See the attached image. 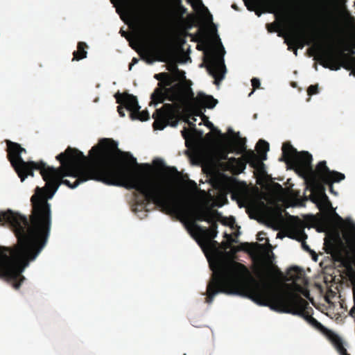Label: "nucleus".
Returning <instances> with one entry per match:
<instances>
[{
  "instance_id": "nucleus-1",
  "label": "nucleus",
  "mask_w": 355,
  "mask_h": 355,
  "mask_svg": "<svg viewBox=\"0 0 355 355\" xmlns=\"http://www.w3.org/2000/svg\"><path fill=\"white\" fill-rule=\"evenodd\" d=\"M89 156L69 146L56 156L61 164L59 168L44 163L40 173L46 184L43 187H37L31 198L29 218L10 209L0 212V224H8L17 238L12 247H0V277L11 282L15 289H19L25 279L22 272L47 243L52 223L48 200L60 184L74 189L80 183L95 180L135 189L159 202L155 193L159 190V185L150 181L140 182V173L121 164L119 160L126 162L129 159L131 164L137 165L136 158L119 149L117 142L112 139H100L90 150Z\"/></svg>"
},
{
  "instance_id": "nucleus-2",
  "label": "nucleus",
  "mask_w": 355,
  "mask_h": 355,
  "mask_svg": "<svg viewBox=\"0 0 355 355\" xmlns=\"http://www.w3.org/2000/svg\"><path fill=\"white\" fill-rule=\"evenodd\" d=\"M212 277L207 284L206 302L210 304L219 293L236 295L250 299L260 306L282 313L303 316L309 322V315L304 314L308 302L300 295L277 289L267 279L252 283L246 282L250 272L248 268L237 261L217 263Z\"/></svg>"
},
{
  "instance_id": "nucleus-3",
  "label": "nucleus",
  "mask_w": 355,
  "mask_h": 355,
  "mask_svg": "<svg viewBox=\"0 0 355 355\" xmlns=\"http://www.w3.org/2000/svg\"><path fill=\"white\" fill-rule=\"evenodd\" d=\"M170 73L155 75L159 80L157 87L150 95V105L157 106L166 100L173 103H164L153 114L155 130H162L167 125L175 127L178 123L180 110L189 105L190 101L208 109H213L218 100L211 95L198 92L196 97L192 90V82L186 78L185 72L179 68H166Z\"/></svg>"
},
{
  "instance_id": "nucleus-4",
  "label": "nucleus",
  "mask_w": 355,
  "mask_h": 355,
  "mask_svg": "<svg viewBox=\"0 0 355 355\" xmlns=\"http://www.w3.org/2000/svg\"><path fill=\"white\" fill-rule=\"evenodd\" d=\"M139 181L142 182L146 181L156 182V184L161 188L158 191H155L160 202L148 198L144 193H135V210H142L146 207L148 203L153 202L167 214L172 213L185 218L191 216L192 220L187 226V230L193 235H195V230L191 224L193 221L196 223V221L210 223L214 220V214L207 209L199 208L189 213L186 206L175 197L171 185L168 182L144 175L141 173L140 174Z\"/></svg>"
},
{
  "instance_id": "nucleus-5",
  "label": "nucleus",
  "mask_w": 355,
  "mask_h": 355,
  "mask_svg": "<svg viewBox=\"0 0 355 355\" xmlns=\"http://www.w3.org/2000/svg\"><path fill=\"white\" fill-rule=\"evenodd\" d=\"M282 157L288 166L293 169L296 173L303 178L306 182L310 183L311 178L315 176L325 187L329 185L331 193L337 196L333 184L340 182L345 178V175L336 171H331L327 166L326 161H320L316 165L315 169L312 166L313 157L308 151L298 152L289 142L282 145Z\"/></svg>"
},
{
  "instance_id": "nucleus-6",
  "label": "nucleus",
  "mask_w": 355,
  "mask_h": 355,
  "mask_svg": "<svg viewBox=\"0 0 355 355\" xmlns=\"http://www.w3.org/2000/svg\"><path fill=\"white\" fill-rule=\"evenodd\" d=\"M7 145V157L10 162L11 166L20 178L21 181L24 182L28 176H34V170H40L44 166L43 161L25 162L22 157V153H26V150L21 147L18 143L6 140Z\"/></svg>"
},
{
  "instance_id": "nucleus-7",
  "label": "nucleus",
  "mask_w": 355,
  "mask_h": 355,
  "mask_svg": "<svg viewBox=\"0 0 355 355\" xmlns=\"http://www.w3.org/2000/svg\"><path fill=\"white\" fill-rule=\"evenodd\" d=\"M334 57L340 62L337 65L324 64L322 67H355V51L343 38H339L332 47Z\"/></svg>"
},
{
  "instance_id": "nucleus-8",
  "label": "nucleus",
  "mask_w": 355,
  "mask_h": 355,
  "mask_svg": "<svg viewBox=\"0 0 355 355\" xmlns=\"http://www.w3.org/2000/svg\"><path fill=\"white\" fill-rule=\"evenodd\" d=\"M116 101L119 104H123L125 109L130 111V116L132 120H139L141 121H146L150 119L149 113L147 110L140 111V106L139 105L137 98L132 94L126 92L119 93L117 92L114 95Z\"/></svg>"
},
{
  "instance_id": "nucleus-9",
  "label": "nucleus",
  "mask_w": 355,
  "mask_h": 355,
  "mask_svg": "<svg viewBox=\"0 0 355 355\" xmlns=\"http://www.w3.org/2000/svg\"><path fill=\"white\" fill-rule=\"evenodd\" d=\"M247 163H248L251 167L257 170L264 167L263 162L259 159L252 150L246 151L245 153L243 154V157H230L228 167L232 170L234 173H241L245 169Z\"/></svg>"
},
{
  "instance_id": "nucleus-10",
  "label": "nucleus",
  "mask_w": 355,
  "mask_h": 355,
  "mask_svg": "<svg viewBox=\"0 0 355 355\" xmlns=\"http://www.w3.org/2000/svg\"><path fill=\"white\" fill-rule=\"evenodd\" d=\"M307 188L311 191V200L316 203L320 209L324 207L329 209H332V205L327 196L326 188L322 185L320 182L313 176L310 183L306 182Z\"/></svg>"
},
{
  "instance_id": "nucleus-11",
  "label": "nucleus",
  "mask_w": 355,
  "mask_h": 355,
  "mask_svg": "<svg viewBox=\"0 0 355 355\" xmlns=\"http://www.w3.org/2000/svg\"><path fill=\"white\" fill-rule=\"evenodd\" d=\"M192 227L195 230V236H198L201 242L207 248H211L218 244L214 239L216 237L218 231L211 230L199 225L195 221L192 222Z\"/></svg>"
},
{
  "instance_id": "nucleus-12",
  "label": "nucleus",
  "mask_w": 355,
  "mask_h": 355,
  "mask_svg": "<svg viewBox=\"0 0 355 355\" xmlns=\"http://www.w3.org/2000/svg\"><path fill=\"white\" fill-rule=\"evenodd\" d=\"M167 51L162 48H144L143 56L148 64L155 61H165L168 57Z\"/></svg>"
},
{
  "instance_id": "nucleus-13",
  "label": "nucleus",
  "mask_w": 355,
  "mask_h": 355,
  "mask_svg": "<svg viewBox=\"0 0 355 355\" xmlns=\"http://www.w3.org/2000/svg\"><path fill=\"white\" fill-rule=\"evenodd\" d=\"M206 69L209 75L214 79V84L218 87L225 78L227 68H206Z\"/></svg>"
},
{
  "instance_id": "nucleus-14",
  "label": "nucleus",
  "mask_w": 355,
  "mask_h": 355,
  "mask_svg": "<svg viewBox=\"0 0 355 355\" xmlns=\"http://www.w3.org/2000/svg\"><path fill=\"white\" fill-rule=\"evenodd\" d=\"M88 45L84 42H79L77 45V50L73 51L72 60H80L85 58L87 55V49Z\"/></svg>"
},
{
  "instance_id": "nucleus-15",
  "label": "nucleus",
  "mask_w": 355,
  "mask_h": 355,
  "mask_svg": "<svg viewBox=\"0 0 355 355\" xmlns=\"http://www.w3.org/2000/svg\"><path fill=\"white\" fill-rule=\"evenodd\" d=\"M264 4L268 8L267 11L270 13H276L282 10L279 0H265Z\"/></svg>"
},
{
  "instance_id": "nucleus-16",
  "label": "nucleus",
  "mask_w": 355,
  "mask_h": 355,
  "mask_svg": "<svg viewBox=\"0 0 355 355\" xmlns=\"http://www.w3.org/2000/svg\"><path fill=\"white\" fill-rule=\"evenodd\" d=\"M257 150L260 155V158L259 157V159L262 162V160L266 159V153L269 150V144L264 140L260 139L257 144Z\"/></svg>"
},
{
  "instance_id": "nucleus-17",
  "label": "nucleus",
  "mask_w": 355,
  "mask_h": 355,
  "mask_svg": "<svg viewBox=\"0 0 355 355\" xmlns=\"http://www.w3.org/2000/svg\"><path fill=\"white\" fill-rule=\"evenodd\" d=\"M245 139L240 138L236 143L234 146H230V152L233 153L236 152V154H242L245 153L246 151V146H245Z\"/></svg>"
},
{
  "instance_id": "nucleus-18",
  "label": "nucleus",
  "mask_w": 355,
  "mask_h": 355,
  "mask_svg": "<svg viewBox=\"0 0 355 355\" xmlns=\"http://www.w3.org/2000/svg\"><path fill=\"white\" fill-rule=\"evenodd\" d=\"M289 278L294 282L300 280L302 277V270L297 266L291 268L288 271Z\"/></svg>"
},
{
  "instance_id": "nucleus-19",
  "label": "nucleus",
  "mask_w": 355,
  "mask_h": 355,
  "mask_svg": "<svg viewBox=\"0 0 355 355\" xmlns=\"http://www.w3.org/2000/svg\"><path fill=\"white\" fill-rule=\"evenodd\" d=\"M187 13V9L182 5L176 6L173 9V17L178 19H182L185 14Z\"/></svg>"
},
{
  "instance_id": "nucleus-20",
  "label": "nucleus",
  "mask_w": 355,
  "mask_h": 355,
  "mask_svg": "<svg viewBox=\"0 0 355 355\" xmlns=\"http://www.w3.org/2000/svg\"><path fill=\"white\" fill-rule=\"evenodd\" d=\"M214 63L208 64L205 62H202L199 64L198 67H226L224 62V60L223 56L217 55L214 58Z\"/></svg>"
},
{
  "instance_id": "nucleus-21",
  "label": "nucleus",
  "mask_w": 355,
  "mask_h": 355,
  "mask_svg": "<svg viewBox=\"0 0 355 355\" xmlns=\"http://www.w3.org/2000/svg\"><path fill=\"white\" fill-rule=\"evenodd\" d=\"M295 37L297 43L300 44V48H303L304 46V40L307 39L306 44L308 45H309L312 42L311 39L307 38V35L304 31H301L299 35H295Z\"/></svg>"
},
{
  "instance_id": "nucleus-22",
  "label": "nucleus",
  "mask_w": 355,
  "mask_h": 355,
  "mask_svg": "<svg viewBox=\"0 0 355 355\" xmlns=\"http://www.w3.org/2000/svg\"><path fill=\"white\" fill-rule=\"evenodd\" d=\"M216 216L218 218L217 220H220V223L224 225L233 227V225L235 223V219L232 216H231L230 218L222 217L221 215L219 213H218L217 211H216Z\"/></svg>"
},
{
  "instance_id": "nucleus-23",
  "label": "nucleus",
  "mask_w": 355,
  "mask_h": 355,
  "mask_svg": "<svg viewBox=\"0 0 355 355\" xmlns=\"http://www.w3.org/2000/svg\"><path fill=\"white\" fill-rule=\"evenodd\" d=\"M332 342L340 354L345 352L346 349L343 346V341L340 337L338 336H334L332 338Z\"/></svg>"
},
{
  "instance_id": "nucleus-24",
  "label": "nucleus",
  "mask_w": 355,
  "mask_h": 355,
  "mask_svg": "<svg viewBox=\"0 0 355 355\" xmlns=\"http://www.w3.org/2000/svg\"><path fill=\"white\" fill-rule=\"evenodd\" d=\"M245 6L250 11H254L259 3V0H243Z\"/></svg>"
},
{
  "instance_id": "nucleus-25",
  "label": "nucleus",
  "mask_w": 355,
  "mask_h": 355,
  "mask_svg": "<svg viewBox=\"0 0 355 355\" xmlns=\"http://www.w3.org/2000/svg\"><path fill=\"white\" fill-rule=\"evenodd\" d=\"M307 238V235L302 231L299 234L297 240L300 241H302V246L304 250L306 252H312V250L310 249L309 246L306 245V242L304 241Z\"/></svg>"
},
{
  "instance_id": "nucleus-26",
  "label": "nucleus",
  "mask_w": 355,
  "mask_h": 355,
  "mask_svg": "<svg viewBox=\"0 0 355 355\" xmlns=\"http://www.w3.org/2000/svg\"><path fill=\"white\" fill-rule=\"evenodd\" d=\"M325 250L327 254L333 255L336 253V248L334 243L329 241L328 243L325 241Z\"/></svg>"
},
{
  "instance_id": "nucleus-27",
  "label": "nucleus",
  "mask_w": 355,
  "mask_h": 355,
  "mask_svg": "<svg viewBox=\"0 0 355 355\" xmlns=\"http://www.w3.org/2000/svg\"><path fill=\"white\" fill-rule=\"evenodd\" d=\"M279 24L276 21L266 24L267 30L270 33L277 32L279 30Z\"/></svg>"
},
{
  "instance_id": "nucleus-28",
  "label": "nucleus",
  "mask_w": 355,
  "mask_h": 355,
  "mask_svg": "<svg viewBox=\"0 0 355 355\" xmlns=\"http://www.w3.org/2000/svg\"><path fill=\"white\" fill-rule=\"evenodd\" d=\"M168 173L170 176H173L175 180H178L180 178V173L175 167L168 168Z\"/></svg>"
},
{
  "instance_id": "nucleus-29",
  "label": "nucleus",
  "mask_w": 355,
  "mask_h": 355,
  "mask_svg": "<svg viewBox=\"0 0 355 355\" xmlns=\"http://www.w3.org/2000/svg\"><path fill=\"white\" fill-rule=\"evenodd\" d=\"M309 323L317 329L322 328V324L312 316H309Z\"/></svg>"
},
{
  "instance_id": "nucleus-30",
  "label": "nucleus",
  "mask_w": 355,
  "mask_h": 355,
  "mask_svg": "<svg viewBox=\"0 0 355 355\" xmlns=\"http://www.w3.org/2000/svg\"><path fill=\"white\" fill-rule=\"evenodd\" d=\"M318 92V85H311L307 89V94L310 96L314 94H317Z\"/></svg>"
},
{
  "instance_id": "nucleus-31",
  "label": "nucleus",
  "mask_w": 355,
  "mask_h": 355,
  "mask_svg": "<svg viewBox=\"0 0 355 355\" xmlns=\"http://www.w3.org/2000/svg\"><path fill=\"white\" fill-rule=\"evenodd\" d=\"M251 84L253 87V89L252 92L250 94V95L254 92V91L257 89H259L260 87V80L257 78H252L251 80Z\"/></svg>"
},
{
  "instance_id": "nucleus-32",
  "label": "nucleus",
  "mask_w": 355,
  "mask_h": 355,
  "mask_svg": "<svg viewBox=\"0 0 355 355\" xmlns=\"http://www.w3.org/2000/svg\"><path fill=\"white\" fill-rule=\"evenodd\" d=\"M124 108H125V106L123 104H119V105L117 107V112L121 117H123L125 115Z\"/></svg>"
},
{
  "instance_id": "nucleus-33",
  "label": "nucleus",
  "mask_w": 355,
  "mask_h": 355,
  "mask_svg": "<svg viewBox=\"0 0 355 355\" xmlns=\"http://www.w3.org/2000/svg\"><path fill=\"white\" fill-rule=\"evenodd\" d=\"M230 158L228 157V152L227 151H223L220 153V159L227 161V166H229V159Z\"/></svg>"
},
{
  "instance_id": "nucleus-34",
  "label": "nucleus",
  "mask_w": 355,
  "mask_h": 355,
  "mask_svg": "<svg viewBox=\"0 0 355 355\" xmlns=\"http://www.w3.org/2000/svg\"><path fill=\"white\" fill-rule=\"evenodd\" d=\"M210 225H211V227L210 228H208L209 230H217V228H218V225H217V223L215 220V214H214V220L209 223Z\"/></svg>"
},
{
  "instance_id": "nucleus-35",
  "label": "nucleus",
  "mask_w": 355,
  "mask_h": 355,
  "mask_svg": "<svg viewBox=\"0 0 355 355\" xmlns=\"http://www.w3.org/2000/svg\"><path fill=\"white\" fill-rule=\"evenodd\" d=\"M182 135L184 137V139H187L188 137L191 135L190 130L184 128V130L182 131Z\"/></svg>"
},
{
  "instance_id": "nucleus-36",
  "label": "nucleus",
  "mask_w": 355,
  "mask_h": 355,
  "mask_svg": "<svg viewBox=\"0 0 355 355\" xmlns=\"http://www.w3.org/2000/svg\"><path fill=\"white\" fill-rule=\"evenodd\" d=\"M347 227L349 231L355 236V224L350 222L349 223Z\"/></svg>"
},
{
  "instance_id": "nucleus-37",
  "label": "nucleus",
  "mask_w": 355,
  "mask_h": 355,
  "mask_svg": "<svg viewBox=\"0 0 355 355\" xmlns=\"http://www.w3.org/2000/svg\"><path fill=\"white\" fill-rule=\"evenodd\" d=\"M248 245V243H243V244L241 245V246H238V247L234 248L233 250H234V252H236L240 251V250H243L244 248H242V246L243 245Z\"/></svg>"
},
{
  "instance_id": "nucleus-38",
  "label": "nucleus",
  "mask_w": 355,
  "mask_h": 355,
  "mask_svg": "<svg viewBox=\"0 0 355 355\" xmlns=\"http://www.w3.org/2000/svg\"><path fill=\"white\" fill-rule=\"evenodd\" d=\"M186 122L191 128H193L194 130H196V125L193 122L190 121L189 119H187Z\"/></svg>"
},
{
  "instance_id": "nucleus-39",
  "label": "nucleus",
  "mask_w": 355,
  "mask_h": 355,
  "mask_svg": "<svg viewBox=\"0 0 355 355\" xmlns=\"http://www.w3.org/2000/svg\"><path fill=\"white\" fill-rule=\"evenodd\" d=\"M174 8L182 5V0H173Z\"/></svg>"
},
{
  "instance_id": "nucleus-40",
  "label": "nucleus",
  "mask_w": 355,
  "mask_h": 355,
  "mask_svg": "<svg viewBox=\"0 0 355 355\" xmlns=\"http://www.w3.org/2000/svg\"><path fill=\"white\" fill-rule=\"evenodd\" d=\"M346 69H347L348 71H349V76H353L355 77V68H345Z\"/></svg>"
},
{
  "instance_id": "nucleus-41",
  "label": "nucleus",
  "mask_w": 355,
  "mask_h": 355,
  "mask_svg": "<svg viewBox=\"0 0 355 355\" xmlns=\"http://www.w3.org/2000/svg\"><path fill=\"white\" fill-rule=\"evenodd\" d=\"M349 315L352 318H355V306H353V307L349 311Z\"/></svg>"
},
{
  "instance_id": "nucleus-42",
  "label": "nucleus",
  "mask_w": 355,
  "mask_h": 355,
  "mask_svg": "<svg viewBox=\"0 0 355 355\" xmlns=\"http://www.w3.org/2000/svg\"><path fill=\"white\" fill-rule=\"evenodd\" d=\"M138 62V60L135 58H134L132 60V62L129 64L128 67H133L135 64H137Z\"/></svg>"
},
{
  "instance_id": "nucleus-43",
  "label": "nucleus",
  "mask_w": 355,
  "mask_h": 355,
  "mask_svg": "<svg viewBox=\"0 0 355 355\" xmlns=\"http://www.w3.org/2000/svg\"><path fill=\"white\" fill-rule=\"evenodd\" d=\"M196 2L200 6H202L207 12H209L208 9L204 6L201 0H196Z\"/></svg>"
},
{
  "instance_id": "nucleus-44",
  "label": "nucleus",
  "mask_w": 355,
  "mask_h": 355,
  "mask_svg": "<svg viewBox=\"0 0 355 355\" xmlns=\"http://www.w3.org/2000/svg\"><path fill=\"white\" fill-rule=\"evenodd\" d=\"M261 234L265 235V233H264V232H259L257 239H258L259 241H263V236H261V237H260V236H261Z\"/></svg>"
},
{
  "instance_id": "nucleus-45",
  "label": "nucleus",
  "mask_w": 355,
  "mask_h": 355,
  "mask_svg": "<svg viewBox=\"0 0 355 355\" xmlns=\"http://www.w3.org/2000/svg\"><path fill=\"white\" fill-rule=\"evenodd\" d=\"M261 234L265 235V233H264V232H259L257 239H258L259 241H263V236H261V237H260V236H261Z\"/></svg>"
},
{
  "instance_id": "nucleus-46",
  "label": "nucleus",
  "mask_w": 355,
  "mask_h": 355,
  "mask_svg": "<svg viewBox=\"0 0 355 355\" xmlns=\"http://www.w3.org/2000/svg\"><path fill=\"white\" fill-rule=\"evenodd\" d=\"M311 253L313 254V259L316 261H317V254L313 250H312V252H311Z\"/></svg>"
},
{
  "instance_id": "nucleus-47",
  "label": "nucleus",
  "mask_w": 355,
  "mask_h": 355,
  "mask_svg": "<svg viewBox=\"0 0 355 355\" xmlns=\"http://www.w3.org/2000/svg\"><path fill=\"white\" fill-rule=\"evenodd\" d=\"M255 12V14L258 16V17H260L261 15V12L259 10H257V8L255 9V10H254Z\"/></svg>"
},
{
  "instance_id": "nucleus-48",
  "label": "nucleus",
  "mask_w": 355,
  "mask_h": 355,
  "mask_svg": "<svg viewBox=\"0 0 355 355\" xmlns=\"http://www.w3.org/2000/svg\"><path fill=\"white\" fill-rule=\"evenodd\" d=\"M162 67H178V66L175 64H165Z\"/></svg>"
},
{
  "instance_id": "nucleus-49",
  "label": "nucleus",
  "mask_w": 355,
  "mask_h": 355,
  "mask_svg": "<svg viewBox=\"0 0 355 355\" xmlns=\"http://www.w3.org/2000/svg\"><path fill=\"white\" fill-rule=\"evenodd\" d=\"M352 291H353V296H355V282H353Z\"/></svg>"
},
{
  "instance_id": "nucleus-50",
  "label": "nucleus",
  "mask_w": 355,
  "mask_h": 355,
  "mask_svg": "<svg viewBox=\"0 0 355 355\" xmlns=\"http://www.w3.org/2000/svg\"><path fill=\"white\" fill-rule=\"evenodd\" d=\"M291 87H297V83H295V82H291Z\"/></svg>"
},
{
  "instance_id": "nucleus-51",
  "label": "nucleus",
  "mask_w": 355,
  "mask_h": 355,
  "mask_svg": "<svg viewBox=\"0 0 355 355\" xmlns=\"http://www.w3.org/2000/svg\"><path fill=\"white\" fill-rule=\"evenodd\" d=\"M121 35H122V36H123V37H127V35H127L126 32H125V31H122V32H121Z\"/></svg>"
},
{
  "instance_id": "nucleus-52",
  "label": "nucleus",
  "mask_w": 355,
  "mask_h": 355,
  "mask_svg": "<svg viewBox=\"0 0 355 355\" xmlns=\"http://www.w3.org/2000/svg\"><path fill=\"white\" fill-rule=\"evenodd\" d=\"M340 354V355H349V354L347 353V350H345V352H341Z\"/></svg>"
},
{
  "instance_id": "nucleus-53",
  "label": "nucleus",
  "mask_w": 355,
  "mask_h": 355,
  "mask_svg": "<svg viewBox=\"0 0 355 355\" xmlns=\"http://www.w3.org/2000/svg\"><path fill=\"white\" fill-rule=\"evenodd\" d=\"M232 8H234V10H238L237 6H236V4H233V5L232 6Z\"/></svg>"
},
{
  "instance_id": "nucleus-54",
  "label": "nucleus",
  "mask_w": 355,
  "mask_h": 355,
  "mask_svg": "<svg viewBox=\"0 0 355 355\" xmlns=\"http://www.w3.org/2000/svg\"><path fill=\"white\" fill-rule=\"evenodd\" d=\"M225 237H227L228 239H231V235H230V234H228L227 233L225 234Z\"/></svg>"
},
{
  "instance_id": "nucleus-55",
  "label": "nucleus",
  "mask_w": 355,
  "mask_h": 355,
  "mask_svg": "<svg viewBox=\"0 0 355 355\" xmlns=\"http://www.w3.org/2000/svg\"><path fill=\"white\" fill-rule=\"evenodd\" d=\"M331 70H338V69H340V68H337V67H335V68H329Z\"/></svg>"
},
{
  "instance_id": "nucleus-56",
  "label": "nucleus",
  "mask_w": 355,
  "mask_h": 355,
  "mask_svg": "<svg viewBox=\"0 0 355 355\" xmlns=\"http://www.w3.org/2000/svg\"><path fill=\"white\" fill-rule=\"evenodd\" d=\"M336 216L340 219V220H342V218H340V216H339L337 214H335Z\"/></svg>"
},
{
  "instance_id": "nucleus-57",
  "label": "nucleus",
  "mask_w": 355,
  "mask_h": 355,
  "mask_svg": "<svg viewBox=\"0 0 355 355\" xmlns=\"http://www.w3.org/2000/svg\"><path fill=\"white\" fill-rule=\"evenodd\" d=\"M353 299H354V306H355V296H353Z\"/></svg>"
},
{
  "instance_id": "nucleus-58",
  "label": "nucleus",
  "mask_w": 355,
  "mask_h": 355,
  "mask_svg": "<svg viewBox=\"0 0 355 355\" xmlns=\"http://www.w3.org/2000/svg\"><path fill=\"white\" fill-rule=\"evenodd\" d=\"M276 270L277 272H279V274H281V272L279 271V270L278 268H276Z\"/></svg>"
},
{
  "instance_id": "nucleus-59",
  "label": "nucleus",
  "mask_w": 355,
  "mask_h": 355,
  "mask_svg": "<svg viewBox=\"0 0 355 355\" xmlns=\"http://www.w3.org/2000/svg\"><path fill=\"white\" fill-rule=\"evenodd\" d=\"M209 15L210 20H212V16H211V15H210L209 13Z\"/></svg>"
},
{
  "instance_id": "nucleus-60",
  "label": "nucleus",
  "mask_w": 355,
  "mask_h": 355,
  "mask_svg": "<svg viewBox=\"0 0 355 355\" xmlns=\"http://www.w3.org/2000/svg\"><path fill=\"white\" fill-rule=\"evenodd\" d=\"M313 67H317V63H315H315L313 64Z\"/></svg>"
},
{
  "instance_id": "nucleus-61",
  "label": "nucleus",
  "mask_w": 355,
  "mask_h": 355,
  "mask_svg": "<svg viewBox=\"0 0 355 355\" xmlns=\"http://www.w3.org/2000/svg\"><path fill=\"white\" fill-rule=\"evenodd\" d=\"M295 53L297 55V49H295Z\"/></svg>"
},
{
  "instance_id": "nucleus-62",
  "label": "nucleus",
  "mask_w": 355,
  "mask_h": 355,
  "mask_svg": "<svg viewBox=\"0 0 355 355\" xmlns=\"http://www.w3.org/2000/svg\"><path fill=\"white\" fill-rule=\"evenodd\" d=\"M200 113H201V111H200L199 113H197V115H200Z\"/></svg>"
},
{
  "instance_id": "nucleus-63",
  "label": "nucleus",
  "mask_w": 355,
  "mask_h": 355,
  "mask_svg": "<svg viewBox=\"0 0 355 355\" xmlns=\"http://www.w3.org/2000/svg\"><path fill=\"white\" fill-rule=\"evenodd\" d=\"M189 2H190V0H187Z\"/></svg>"
},
{
  "instance_id": "nucleus-64",
  "label": "nucleus",
  "mask_w": 355,
  "mask_h": 355,
  "mask_svg": "<svg viewBox=\"0 0 355 355\" xmlns=\"http://www.w3.org/2000/svg\"><path fill=\"white\" fill-rule=\"evenodd\" d=\"M184 355H187V354H184Z\"/></svg>"
}]
</instances>
